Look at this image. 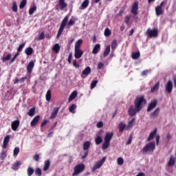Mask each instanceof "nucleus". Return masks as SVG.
<instances>
[{
    "instance_id": "nucleus-1",
    "label": "nucleus",
    "mask_w": 176,
    "mask_h": 176,
    "mask_svg": "<svg viewBox=\"0 0 176 176\" xmlns=\"http://www.w3.org/2000/svg\"><path fill=\"white\" fill-rule=\"evenodd\" d=\"M135 108L138 111H141L142 108H144V106L146 104V99H145V97L144 95L137 96L134 101Z\"/></svg>"
},
{
    "instance_id": "nucleus-2",
    "label": "nucleus",
    "mask_w": 176,
    "mask_h": 176,
    "mask_svg": "<svg viewBox=\"0 0 176 176\" xmlns=\"http://www.w3.org/2000/svg\"><path fill=\"white\" fill-rule=\"evenodd\" d=\"M113 137V132H107L104 136V143L102 146V149L103 151H105V149H108L110 144H111V140H112V138Z\"/></svg>"
},
{
    "instance_id": "nucleus-3",
    "label": "nucleus",
    "mask_w": 176,
    "mask_h": 176,
    "mask_svg": "<svg viewBox=\"0 0 176 176\" xmlns=\"http://www.w3.org/2000/svg\"><path fill=\"white\" fill-rule=\"evenodd\" d=\"M68 19H69V16L67 15L63 19V21L60 23L59 30L58 31L57 35H56V39H58V38H60L61 36V34H63V31H64L65 27H67V23H68Z\"/></svg>"
},
{
    "instance_id": "nucleus-4",
    "label": "nucleus",
    "mask_w": 176,
    "mask_h": 176,
    "mask_svg": "<svg viewBox=\"0 0 176 176\" xmlns=\"http://www.w3.org/2000/svg\"><path fill=\"white\" fill-rule=\"evenodd\" d=\"M85 168H86L85 164L80 163V164H77L74 167L72 176L79 175V174H80V173H83V171H85Z\"/></svg>"
},
{
    "instance_id": "nucleus-5",
    "label": "nucleus",
    "mask_w": 176,
    "mask_h": 176,
    "mask_svg": "<svg viewBox=\"0 0 176 176\" xmlns=\"http://www.w3.org/2000/svg\"><path fill=\"white\" fill-rule=\"evenodd\" d=\"M155 149V142H150L147 144L142 150V153H147V152H153Z\"/></svg>"
},
{
    "instance_id": "nucleus-6",
    "label": "nucleus",
    "mask_w": 176,
    "mask_h": 176,
    "mask_svg": "<svg viewBox=\"0 0 176 176\" xmlns=\"http://www.w3.org/2000/svg\"><path fill=\"white\" fill-rule=\"evenodd\" d=\"M105 160H107V157H103L101 160L97 162L91 168L92 173H94L96 170H98V168H101L102 167V164L105 163Z\"/></svg>"
},
{
    "instance_id": "nucleus-7",
    "label": "nucleus",
    "mask_w": 176,
    "mask_h": 176,
    "mask_svg": "<svg viewBox=\"0 0 176 176\" xmlns=\"http://www.w3.org/2000/svg\"><path fill=\"white\" fill-rule=\"evenodd\" d=\"M90 74H91V68L88 66L82 72L80 76L82 79H85V78H87Z\"/></svg>"
},
{
    "instance_id": "nucleus-8",
    "label": "nucleus",
    "mask_w": 176,
    "mask_h": 176,
    "mask_svg": "<svg viewBox=\"0 0 176 176\" xmlns=\"http://www.w3.org/2000/svg\"><path fill=\"white\" fill-rule=\"evenodd\" d=\"M173 87H174V85H173V81L169 80L167 82L166 85H165V90L166 93H168V94L172 93Z\"/></svg>"
},
{
    "instance_id": "nucleus-9",
    "label": "nucleus",
    "mask_w": 176,
    "mask_h": 176,
    "mask_svg": "<svg viewBox=\"0 0 176 176\" xmlns=\"http://www.w3.org/2000/svg\"><path fill=\"white\" fill-rule=\"evenodd\" d=\"M141 110H137V108L135 107L134 106H130L129 110H128V113L129 116H135L137 115V112H140Z\"/></svg>"
},
{
    "instance_id": "nucleus-10",
    "label": "nucleus",
    "mask_w": 176,
    "mask_h": 176,
    "mask_svg": "<svg viewBox=\"0 0 176 176\" xmlns=\"http://www.w3.org/2000/svg\"><path fill=\"white\" fill-rule=\"evenodd\" d=\"M131 12L132 14H134V16H137V14H138V1H135L133 4Z\"/></svg>"
},
{
    "instance_id": "nucleus-11",
    "label": "nucleus",
    "mask_w": 176,
    "mask_h": 176,
    "mask_svg": "<svg viewBox=\"0 0 176 176\" xmlns=\"http://www.w3.org/2000/svg\"><path fill=\"white\" fill-rule=\"evenodd\" d=\"M19 126H20V120H16L11 123V129L13 131H16L19 129Z\"/></svg>"
},
{
    "instance_id": "nucleus-12",
    "label": "nucleus",
    "mask_w": 176,
    "mask_h": 176,
    "mask_svg": "<svg viewBox=\"0 0 176 176\" xmlns=\"http://www.w3.org/2000/svg\"><path fill=\"white\" fill-rule=\"evenodd\" d=\"M58 111H60V107L54 108V109L52 110V111L51 113L50 119H56V118H57Z\"/></svg>"
},
{
    "instance_id": "nucleus-13",
    "label": "nucleus",
    "mask_w": 176,
    "mask_h": 176,
    "mask_svg": "<svg viewBox=\"0 0 176 176\" xmlns=\"http://www.w3.org/2000/svg\"><path fill=\"white\" fill-rule=\"evenodd\" d=\"M83 56V51L80 49L74 50V57L75 58H80Z\"/></svg>"
},
{
    "instance_id": "nucleus-14",
    "label": "nucleus",
    "mask_w": 176,
    "mask_h": 176,
    "mask_svg": "<svg viewBox=\"0 0 176 176\" xmlns=\"http://www.w3.org/2000/svg\"><path fill=\"white\" fill-rule=\"evenodd\" d=\"M35 63H34V60H31L27 66L28 74H31L32 72Z\"/></svg>"
},
{
    "instance_id": "nucleus-15",
    "label": "nucleus",
    "mask_w": 176,
    "mask_h": 176,
    "mask_svg": "<svg viewBox=\"0 0 176 176\" xmlns=\"http://www.w3.org/2000/svg\"><path fill=\"white\" fill-rule=\"evenodd\" d=\"M39 119H41V116H36L34 117L30 122V126L32 127H34V126H36V124L39 122Z\"/></svg>"
},
{
    "instance_id": "nucleus-16",
    "label": "nucleus",
    "mask_w": 176,
    "mask_h": 176,
    "mask_svg": "<svg viewBox=\"0 0 176 176\" xmlns=\"http://www.w3.org/2000/svg\"><path fill=\"white\" fill-rule=\"evenodd\" d=\"M167 164L168 167H173L174 164H175V157L171 155L169 158V160Z\"/></svg>"
},
{
    "instance_id": "nucleus-17",
    "label": "nucleus",
    "mask_w": 176,
    "mask_h": 176,
    "mask_svg": "<svg viewBox=\"0 0 176 176\" xmlns=\"http://www.w3.org/2000/svg\"><path fill=\"white\" fill-rule=\"evenodd\" d=\"M20 166H21V161H16L15 163L12 166L11 168L14 170H17Z\"/></svg>"
},
{
    "instance_id": "nucleus-18",
    "label": "nucleus",
    "mask_w": 176,
    "mask_h": 176,
    "mask_svg": "<svg viewBox=\"0 0 176 176\" xmlns=\"http://www.w3.org/2000/svg\"><path fill=\"white\" fill-rule=\"evenodd\" d=\"M146 35H147V36L149 38H153V36H155V29H148L146 32Z\"/></svg>"
},
{
    "instance_id": "nucleus-19",
    "label": "nucleus",
    "mask_w": 176,
    "mask_h": 176,
    "mask_svg": "<svg viewBox=\"0 0 176 176\" xmlns=\"http://www.w3.org/2000/svg\"><path fill=\"white\" fill-rule=\"evenodd\" d=\"M50 168V160H47L44 162L43 171H47Z\"/></svg>"
},
{
    "instance_id": "nucleus-20",
    "label": "nucleus",
    "mask_w": 176,
    "mask_h": 176,
    "mask_svg": "<svg viewBox=\"0 0 176 176\" xmlns=\"http://www.w3.org/2000/svg\"><path fill=\"white\" fill-rule=\"evenodd\" d=\"M58 5L60 7V10H64L67 8V3L65 0H59Z\"/></svg>"
},
{
    "instance_id": "nucleus-21",
    "label": "nucleus",
    "mask_w": 176,
    "mask_h": 176,
    "mask_svg": "<svg viewBox=\"0 0 176 176\" xmlns=\"http://www.w3.org/2000/svg\"><path fill=\"white\" fill-rule=\"evenodd\" d=\"M89 3H90L89 0H85V1L82 3L80 9L81 10H83L84 9H86V8H87V6H89Z\"/></svg>"
},
{
    "instance_id": "nucleus-22",
    "label": "nucleus",
    "mask_w": 176,
    "mask_h": 176,
    "mask_svg": "<svg viewBox=\"0 0 176 176\" xmlns=\"http://www.w3.org/2000/svg\"><path fill=\"white\" fill-rule=\"evenodd\" d=\"M100 49H101V45L96 44L93 48V50H92L93 54H97V53H98V52L100 51Z\"/></svg>"
},
{
    "instance_id": "nucleus-23",
    "label": "nucleus",
    "mask_w": 176,
    "mask_h": 176,
    "mask_svg": "<svg viewBox=\"0 0 176 176\" xmlns=\"http://www.w3.org/2000/svg\"><path fill=\"white\" fill-rule=\"evenodd\" d=\"M109 53H111V45H107L103 53V57H108Z\"/></svg>"
},
{
    "instance_id": "nucleus-24",
    "label": "nucleus",
    "mask_w": 176,
    "mask_h": 176,
    "mask_svg": "<svg viewBox=\"0 0 176 176\" xmlns=\"http://www.w3.org/2000/svg\"><path fill=\"white\" fill-rule=\"evenodd\" d=\"M78 97V91H74L69 97V101H72V100H75Z\"/></svg>"
},
{
    "instance_id": "nucleus-25",
    "label": "nucleus",
    "mask_w": 176,
    "mask_h": 176,
    "mask_svg": "<svg viewBox=\"0 0 176 176\" xmlns=\"http://www.w3.org/2000/svg\"><path fill=\"white\" fill-rule=\"evenodd\" d=\"M118 129L120 133H123V131L124 129H126V124H124L123 122H120L118 124Z\"/></svg>"
},
{
    "instance_id": "nucleus-26",
    "label": "nucleus",
    "mask_w": 176,
    "mask_h": 176,
    "mask_svg": "<svg viewBox=\"0 0 176 176\" xmlns=\"http://www.w3.org/2000/svg\"><path fill=\"white\" fill-rule=\"evenodd\" d=\"M155 108V100H153L147 107V112H151Z\"/></svg>"
},
{
    "instance_id": "nucleus-27",
    "label": "nucleus",
    "mask_w": 176,
    "mask_h": 176,
    "mask_svg": "<svg viewBox=\"0 0 176 176\" xmlns=\"http://www.w3.org/2000/svg\"><path fill=\"white\" fill-rule=\"evenodd\" d=\"M25 53L27 54V56H31V54L34 53V49H32L31 47H27L25 50Z\"/></svg>"
},
{
    "instance_id": "nucleus-28",
    "label": "nucleus",
    "mask_w": 176,
    "mask_h": 176,
    "mask_svg": "<svg viewBox=\"0 0 176 176\" xmlns=\"http://www.w3.org/2000/svg\"><path fill=\"white\" fill-rule=\"evenodd\" d=\"M76 105L75 104H72L69 107V111L71 113H76Z\"/></svg>"
},
{
    "instance_id": "nucleus-29",
    "label": "nucleus",
    "mask_w": 176,
    "mask_h": 176,
    "mask_svg": "<svg viewBox=\"0 0 176 176\" xmlns=\"http://www.w3.org/2000/svg\"><path fill=\"white\" fill-rule=\"evenodd\" d=\"M155 13L157 16H161V14H163V10L161 7L157 6L155 8Z\"/></svg>"
},
{
    "instance_id": "nucleus-30",
    "label": "nucleus",
    "mask_w": 176,
    "mask_h": 176,
    "mask_svg": "<svg viewBox=\"0 0 176 176\" xmlns=\"http://www.w3.org/2000/svg\"><path fill=\"white\" fill-rule=\"evenodd\" d=\"M91 142L89 141L85 142L83 144V150L89 151V148H90Z\"/></svg>"
},
{
    "instance_id": "nucleus-31",
    "label": "nucleus",
    "mask_w": 176,
    "mask_h": 176,
    "mask_svg": "<svg viewBox=\"0 0 176 176\" xmlns=\"http://www.w3.org/2000/svg\"><path fill=\"white\" fill-rule=\"evenodd\" d=\"M53 52L58 53L60 52V45L58 43L55 44L52 47Z\"/></svg>"
},
{
    "instance_id": "nucleus-32",
    "label": "nucleus",
    "mask_w": 176,
    "mask_h": 176,
    "mask_svg": "<svg viewBox=\"0 0 176 176\" xmlns=\"http://www.w3.org/2000/svg\"><path fill=\"white\" fill-rule=\"evenodd\" d=\"M140 52H133L131 54V57L133 60H137L140 58Z\"/></svg>"
},
{
    "instance_id": "nucleus-33",
    "label": "nucleus",
    "mask_w": 176,
    "mask_h": 176,
    "mask_svg": "<svg viewBox=\"0 0 176 176\" xmlns=\"http://www.w3.org/2000/svg\"><path fill=\"white\" fill-rule=\"evenodd\" d=\"M45 98L47 101H50V100H52V91H50V89L47 91Z\"/></svg>"
},
{
    "instance_id": "nucleus-34",
    "label": "nucleus",
    "mask_w": 176,
    "mask_h": 176,
    "mask_svg": "<svg viewBox=\"0 0 176 176\" xmlns=\"http://www.w3.org/2000/svg\"><path fill=\"white\" fill-rule=\"evenodd\" d=\"M82 43H83V41L82 39L78 40L75 44V49H80Z\"/></svg>"
},
{
    "instance_id": "nucleus-35",
    "label": "nucleus",
    "mask_w": 176,
    "mask_h": 176,
    "mask_svg": "<svg viewBox=\"0 0 176 176\" xmlns=\"http://www.w3.org/2000/svg\"><path fill=\"white\" fill-rule=\"evenodd\" d=\"M12 58V54H8L6 56H3L2 58L3 63H6V61H9Z\"/></svg>"
},
{
    "instance_id": "nucleus-36",
    "label": "nucleus",
    "mask_w": 176,
    "mask_h": 176,
    "mask_svg": "<svg viewBox=\"0 0 176 176\" xmlns=\"http://www.w3.org/2000/svg\"><path fill=\"white\" fill-rule=\"evenodd\" d=\"M12 12L14 13H17L18 8H17V3L16 1H13L12 6Z\"/></svg>"
},
{
    "instance_id": "nucleus-37",
    "label": "nucleus",
    "mask_w": 176,
    "mask_h": 176,
    "mask_svg": "<svg viewBox=\"0 0 176 176\" xmlns=\"http://www.w3.org/2000/svg\"><path fill=\"white\" fill-rule=\"evenodd\" d=\"M95 142H96V145H100V144H101V142H102V138H101V136H97L95 138Z\"/></svg>"
},
{
    "instance_id": "nucleus-38",
    "label": "nucleus",
    "mask_w": 176,
    "mask_h": 176,
    "mask_svg": "<svg viewBox=\"0 0 176 176\" xmlns=\"http://www.w3.org/2000/svg\"><path fill=\"white\" fill-rule=\"evenodd\" d=\"M25 47V43H23L22 44L19 45V46L17 48L18 53H21L23 52V49Z\"/></svg>"
},
{
    "instance_id": "nucleus-39",
    "label": "nucleus",
    "mask_w": 176,
    "mask_h": 176,
    "mask_svg": "<svg viewBox=\"0 0 176 176\" xmlns=\"http://www.w3.org/2000/svg\"><path fill=\"white\" fill-rule=\"evenodd\" d=\"M35 111H36L35 107L31 108V109L29 110V111H28V115L29 116H34V115H35Z\"/></svg>"
},
{
    "instance_id": "nucleus-40",
    "label": "nucleus",
    "mask_w": 176,
    "mask_h": 176,
    "mask_svg": "<svg viewBox=\"0 0 176 176\" xmlns=\"http://www.w3.org/2000/svg\"><path fill=\"white\" fill-rule=\"evenodd\" d=\"M134 122H135V118H133L131 121L128 122L127 129H132Z\"/></svg>"
},
{
    "instance_id": "nucleus-41",
    "label": "nucleus",
    "mask_w": 176,
    "mask_h": 176,
    "mask_svg": "<svg viewBox=\"0 0 176 176\" xmlns=\"http://www.w3.org/2000/svg\"><path fill=\"white\" fill-rule=\"evenodd\" d=\"M8 156V155L6 154V151H2L1 153V155H0V159L1 160H5V158Z\"/></svg>"
},
{
    "instance_id": "nucleus-42",
    "label": "nucleus",
    "mask_w": 176,
    "mask_h": 176,
    "mask_svg": "<svg viewBox=\"0 0 176 176\" xmlns=\"http://www.w3.org/2000/svg\"><path fill=\"white\" fill-rule=\"evenodd\" d=\"M25 5H27V0H22L19 5V9H24V8H25Z\"/></svg>"
},
{
    "instance_id": "nucleus-43",
    "label": "nucleus",
    "mask_w": 176,
    "mask_h": 176,
    "mask_svg": "<svg viewBox=\"0 0 176 176\" xmlns=\"http://www.w3.org/2000/svg\"><path fill=\"white\" fill-rule=\"evenodd\" d=\"M36 10V6H33L29 10V14H30V16L32 14H34V12H35Z\"/></svg>"
},
{
    "instance_id": "nucleus-44",
    "label": "nucleus",
    "mask_w": 176,
    "mask_h": 176,
    "mask_svg": "<svg viewBox=\"0 0 176 176\" xmlns=\"http://www.w3.org/2000/svg\"><path fill=\"white\" fill-rule=\"evenodd\" d=\"M45 39V32H42L36 38V41H43Z\"/></svg>"
},
{
    "instance_id": "nucleus-45",
    "label": "nucleus",
    "mask_w": 176,
    "mask_h": 176,
    "mask_svg": "<svg viewBox=\"0 0 176 176\" xmlns=\"http://www.w3.org/2000/svg\"><path fill=\"white\" fill-rule=\"evenodd\" d=\"M116 47H118V43H117L116 40H113L111 43V49H112V50H115V49H116Z\"/></svg>"
},
{
    "instance_id": "nucleus-46",
    "label": "nucleus",
    "mask_w": 176,
    "mask_h": 176,
    "mask_svg": "<svg viewBox=\"0 0 176 176\" xmlns=\"http://www.w3.org/2000/svg\"><path fill=\"white\" fill-rule=\"evenodd\" d=\"M154 138H155V131H153L150 133L148 138H147V141L149 142V141H151V140H153Z\"/></svg>"
},
{
    "instance_id": "nucleus-47",
    "label": "nucleus",
    "mask_w": 176,
    "mask_h": 176,
    "mask_svg": "<svg viewBox=\"0 0 176 176\" xmlns=\"http://www.w3.org/2000/svg\"><path fill=\"white\" fill-rule=\"evenodd\" d=\"M125 10H126V6L122 7L121 9L120 10L118 14V16L121 17V16L123 14V13H124Z\"/></svg>"
},
{
    "instance_id": "nucleus-48",
    "label": "nucleus",
    "mask_w": 176,
    "mask_h": 176,
    "mask_svg": "<svg viewBox=\"0 0 176 176\" xmlns=\"http://www.w3.org/2000/svg\"><path fill=\"white\" fill-rule=\"evenodd\" d=\"M35 174L38 176H42V170H41V168H36L35 170Z\"/></svg>"
},
{
    "instance_id": "nucleus-49",
    "label": "nucleus",
    "mask_w": 176,
    "mask_h": 176,
    "mask_svg": "<svg viewBox=\"0 0 176 176\" xmlns=\"http://www.w3.org/2000/svg\"><path fill=\"white\" fill-rule=\"evenodd\" d=\"M98 83V80H92V82L91 83V89H94V87H96V86H97Z\"/></svg>"
},
{
    "instance_id": "nucleus-50",
    "label": "nucleus",
    "mask_w": 176,
    "mask_h": 176,
    "mask_svg": "<svg viewBox=\"0 0 176 176\" xmlns=\"http://www.w3.org/2000/svg\"><path fill=\"white\" fill-rule=\"evenodd\" d=\"M111 34H112V32H111V30H109V28H106L104 30V36H109Z\"/></svg>"
},
{
    "instance_id": "nucleus-51",
    "label": "nucleus",
    "mask_w": 176,
    "mask_h": 176,
    "mask_svg": "<svg viewBox=\"0 0 176 176\" xmlns=\"http://www.w3.org/2000/svg\"><path fill=\"white\" fill-rule=\"evenodd\" d=\"M117 163L119 166H122L123 163H124V160L122 157H118L117 160Z\"/></svg>"
},
{
    "instance_id": "nucleus-52",
    "label": "nucleus",
    "mask_w": 176,
    "mask_h": 176,
    "mask_svg": "<svg viewBox=\"0 0 176 176\" xmlns=\"http://www.w3.org/2000/svg\"><path fill=\"white\" fill-rule=\"evenodd\" d=\"M32 174H34V168H32V167H28V175L31 176V175H32Z\"/></svg>"
},
{
    "instance_id": "nucleus-53",
    "label": "nucleus",
    "mask_w": 176,
    "mask_h": 176,
    "mask_svg": "<svg viewBox=\"0 0 176 176\" xmlns=\"http://www.w3.org/2000/svg\"><path fill=\"white\" fill-rule=\"evenodd\" d=\"M20 153V148L15 147L14 149V156H17Z\"/></svg>"
},
{
    "instance_id": "nucleus-54",
    "label": "nucleus",
    "mask_w": 176,
    "mask_h": 176,
    "mask_svg": "<svg viewBox=\"0 0 176 176\" xmlns=\"http://www.w3.org/2000/svg\"><path fill=\"white\" fill-rule=\"evenodd\" d=\"M73 66L75 68H79V67H80V65H79V63H78V60H76V59L73 60Z\"/></svg>"
},
{
    "instance_id": "nucleus-55",
    "label": "nucleus",
    "mask_w": 176,
    "mask_h": 176,
    "mask_svg": "<svg viewBox=\"0 0 176 176\" xmlns=\"http://www.w3.org/2000/svg\"><path fill=\"white\" fill-rule=\"evenodd\" d=\"M9 141H10V136L6 135V136L4 138L3 142H4L5 144H9Z\"/></svg>"
},
{
    "instance_id": "nucleus-56",
    "label": "nucleus",
    "mask_w": 176,
    "mask_h": 176,
    "mask_svg": "<svg viewBox=\"0 0 176 176\" xmlns=\"http://www.w3.org/2000/svg\"><path fill=\"white\" fill-rule=\"evenodd\" d=\"M74 24H75V21L70 19L67 23L68 28H69V27H72V25H74Z\"/></svg>"
},
{
    "instance_id": "nucleus-57",
    "label": "nucleus",
    "mask_w": 176,
    "mask_h": 176,
    "mask_svg": "<svg viewBox=\"0 0 176 176\" xmlns=\"http://www.w3.org/2000/svg\"><path fill=\"white\" fill-rule=\"evenodd\" d=\"M132 141H133V135H130L129 138L128 139V141L126 143V145H130V144H131Z\"/></svg>"
},
{
    "instance_id": "nucleus-58",
    "label": "nucleus",
    "mask_w": 176,
    "mask_h": 176,
    "mask_svg": "<svg viewBox=\"0 0 176 176\" xmlns=\"http://www.w3.org/2000/svg\"><path fill=\"white\" fill-rule=\"evenodd\" d=\"M102 68H104V63H102V62H99L98 64L97 69L100 70L102 69Z\"/></svg>"
},
{
    "instance_id": "nucleus-59",
    "label": "nucleus",
    "mask_w": 176,
    "mask_h": 176,
    "mask_svg": "<svg viewBox=\"0 0 176 176\" xmlns=\"http://www.w3.org/2000/svg\"><path fill=\"white\" fill-rule=\"evenodd\" d=\"M72 61V53H70L69 54V56H68V58H67V62H68L69 64H71Z\"/></svg>"
},
{
    "instance_id": "nucleus-60",
    "label": "nucleus",
    "mask_w": 176,
    "mask_h": 176,
    "mask_svg": "<svg viewBox=\"0 0 176 176\" xmlns=\"http://www.w3.org/2000/svg\"><path fill=\"white\" fill-rule=\"evenodd\" d=\"M102 126H104V122H102V121L98 122L97 123L96 126L98 127V129H101V127H102Z\"/></svg>"
},
{
    "instance_id": "nucleus-61",
    "label": "nucleus",
    "mask_w": 176,
    "mask_h": 176,
    "mask_svg": "<svg viewBox=\"0 0 176 176\" xmlns=\"http://www.w3.org/2000/svg\"><path fill=\"white\" fill-rule=\"evenodd\" d=\"M34 160H35V162H39V154H36L34 157H33Z\"/></svg>"
},
{
    "instance_id": "nucleus-62",
    "label": "nucleus",
    "mask_w": 176,
    "mask_h": 176,
    "mask_svg": "<svg viewBox=\"0 0 176 176\" xmlns=\"http://www.w3.org/2000/svg\"><path fill=\"white\" fill-rule=\"evenodd\" d=\"M156 145H159V141L160 140V135H155Z\"/></svg>"
},
{
    "instance_id": "nucleus-63",
    "label": "nucleus",
    "mask_w": 176,
    "mask_h": 176,
    "mask_svg": "<svg viewBox=\"0 0 176 176\" xmlns=\"http://www.w3.org/2000/svg\"><path fill=\"white\" fill-rule=\"evenodd\" d=\"M49 121L47 120H44L43 122H42V123H41V127H43L44 126H46V124H47V122H48Z\"/></svg>"
},
{
    "instance_id": "nucleus-64",
    "label": "nucleus",
    "mask_w": 176,
    "mask_h": 176,
    "mask_svg": "<svg viewBox=\"0 0 176 176\" xmlns=\"http://www.w3.org/2000/svg\"><path fill=\"white\" fill-rule=\"evenodd\" d=\"M124 22L126 23V24H129V23H130V16H125Z\"/></svg>"
}]
</instances>
